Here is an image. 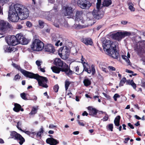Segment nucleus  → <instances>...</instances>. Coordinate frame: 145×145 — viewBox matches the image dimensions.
Wrapping results in <instances>:
<instances>
[{"label":"nucleus","instance_id":"052dcab7","mask_svg":"<svg viewBox=\"0 0 145 145\" xmlns=\"http://www.w3.org/2000/svg\"><path fill=\"white\" fill-rule=\"evenodd\" d=\"M130 140V138H125V140L124 141V142L125 143H127L128 141Z\"/></svg>","mask_w":145,"mask_h":145},{"label":"nucleus","instance_id":"69168bd1","mask_svg":"<svg viewBox=\"0 0 145 145\" xmlns=\"http://www.w3.org/2000/svg\"><path fill=\"white\" fill-rule=\"evenodd\" d=\"M127 23V22L126 21H122L121 22V23L123 25H126Z\"/></svg>","mask_w":145,"mask_h":145},{"label":"nucleus","instance_id":"79ce46f5","mask_svg":"<svg viewBox=\"0 0 145 145\" xmlns=\"http://www.w3.org/2000/svg\"><path fill=\"white\" fill-rule=\"evenodd\" d=\"M105 116L103 118V121H107L108 119V116L107 113H105Z\"/></svg>","mask_w":145,"mask_h":145},{"label":"nucleus","instance_id":"6e6552de","mask_svg":"<svg viewBox=\"0 0 145 145\" xmlns=\"http://www.w3.org/2000/svg\"><path fill=\"white\" fill-rule=\"evenodd\" d=\"M77 1L78 6L83 9H88L91 5V4L87 0H75V2Z\"/></svg>","mask_w":145,"mask_h":145},{"label":"nucleus","instance_id":"f704fd0d","mask_svg":"<svg viewBox=\"0 0 145 145\" xmlns=\"http://www.w3.org/2000/svg\"><path fill=\"white\" fill-rule=\"evenodd\" d=\"M14 50V48L12 47L9 46L6 49V51L8 52H11Z\"/></svg>","mask_w":145,"mask_h":145},{"label":"nucleus","instance_id":"9b49d317","mask_svg":"<svg viewBox=\"0 0 145 145\" xmlns=\"http://www.w3.org/2000/svg\"><path fill=\"white\" fill-rule=\"evenodd\" d=\"M8 18L12 22H17L19 19L18 14L12 10L8 12Z\"/></svg>","mask_w":145,"mask_h":145},{"label":"nucleus","instance_id":"2eb2a0df","mask_svg":"<svg viewBox=\"0 0 145 145\" xmlns=\"http://www.w3.org/2000/svg\"><path fill=\"white\" fill-rule=\"evenodd\" d=\"M89 15H92L94 18L97 20H99L101 19L104 16V14L103 12L97 9V10H94L92 12V14Z\"/></svg>","mask_w":145,"mask_h":145},{"label":"nucleus","instance_id":"bf43d9fd","mask_svg":"<svg viewBox=\"0 0 145 145\" xmlns=\"http://www.w3.org/2000/svg\"><path fill=\"white\" fill-rule=\"evenodd\" d=\"M39 132H40L41 133H43V132H44V131L43 129V128L42 126L41 127L40 129V131H39Z\"/></svg>","mask_w":145,"mask_h":145},{"label":"nucleus","instance_id":"5fc2aeb1","mask_svg":"<svg viewBox=\"0 0 145 145\" xmlns=\"http://www.w3.org/2000/svg\"><path fill=\"white\" fill-rule=\"evenodd\" d=\"M125 71L126 72L129 73H134V72L133 71H132L131 70H128V69H126V70Z\"/></svg>","mask_w":145,"mask_h":145},{"label":"nucleus","instance_id":"4be33fe9","mask_svg":"<svg viewBox=\"0 0 145 145\" xmlns=\"http://www.w3.org/2000/svg\"><path fill=\"white\" fill-rule=\"evenodd\" d=\"M138 55L140 56L145 52L144 48L142 46H140L139 47H137L136 49Z\"/></svg>","mask_w":145,"mask_h":145},{"label":"nucleus","instance_id":"a878e982","mask_svg":"<svg viewBox=\"0 0 145 145\" xmlns=\"http://www.w3.org/2000/svg\"><path fill=\"white\" fill-rule=\"evenodd\" d=\"M15 37L17 38L16 41L17 42V44L21 43V41H22V39L23 38L24 36L20 34H18L16 35Z\"/></svg>","mask_w":145,"mask_h":145},{"label":"nucleus","instance_id":"423d86ee","mask_svg":"<svg viewBox=\"0 0 145 145\" xmlns=\"http://www.w3.org/2000/svg\"><path fill=\"white\" fill-rule=\"evenodd\" d=\"M131 35L130 32L125 31L124 32H118L116 33H113L111 35L112 39L119 42L125 37L129 36Z\"/></svg>","mask_w":145,"mask_h":145},{"label":"nucleus","instance_id":"864d4df0","mask_svg":"<svg viewBox=\"0 0 145 145\" xmlns=\"http://www.w3.org/2000/svg\"><path fill=\"white\" fill-rule=\"evenodd\" d=\"M48 1L49 3L51 4H54L55 2V0H48Z\"/></svg>","mask_w":145,"mask_h":145},{"label":"nucleus","instance_id":"ea45409f","mask_svg":"<svg viewBox=\"0 0 145 145\" xmlns=\"http://www.w3.org/2000/svg\"><path fill=\"white\" fill-rule=\"evenodd\" d=\"M21 78V76H20L19 74H18L15 76L13 78V80L16 81L17 80H20Z\"/></svg>","mask_w":145,"mask_h":145},{"label":"nucleus","instance_id":"0eeeda50","mask_svg":"<svg viewBox=\"0 0 145 145\" xmlns=\"http://www.w3.org/2000/svg\"><path fill=\"white\" fill-rule=\"evenodd\" d=\"M58 54L61 58L66 59L68 58L70 54L69 49L67 46L61 47L58 50Z\"/></svg>","mask_w":145,"mask_h":145},{"label":"nucleus","instance_id":"3c124183","mask_svg":"<svg viewBox=\"0 0 145 145\" xmlns=\"http://www.w3.org/2000/svg\"><path fill=\"white\" fill-rule=\"evenodd\" d=\"M130 127L131 129H134V127L133 125L131 124V123H128L127 124Z\"/></svg>","mask_w":145,"mask_h":145},{"label":"nucleus","instance_id":"ddd939ff","mask_svg":"<svg viewBox=\"0 0 145 145\" xmlns=\"http://www.w3.org/2000/svg\"><path fill=\"white\" fill-rule=\"evenodd\" d=\"M51 69L53 72L56 73H59L60 71H61L64 72L67 76L70 77H71V76L72 75V74H70V72H71V71H70L68 72H66V71L63 70V69H61L56 66L52 67H51Z\"/></svg>","mask_w":145,"mask_h":145},{"label":"nucleus","instance_id":"0e129e2a","mask_svg":"<svg viewBox=\"0 0 145 145\" xmlns=\"http://www.w3.org/2000/svg\"><path fill=\"white\" fill-rule=\"evenodd\" d=\"M127 84H128L130 85V83H131V80H126V81Z\"/></svg>","mask_w":145,"mask_h":145},{"label":"nucleus","instance_id":"473e14b6","mask_svg":"<svg viewBox=\"0 0 145 145\" xmlns=\"http://www.w3.org/2000/svg\"><path fill=\"white\" fill-rule=\"evenodd\" d=\"M20 96L22 99L25 100H27L28 99L26 96V94L24 93H23L20 94Z\"/></svg>","mask_w":145,"mask_h":145},{"label":"nucleus","instance_id":"e2e57ef3","mask_svg":"<svg viewBox=\"0 0 145 145\" xmlns=\"http://www.w3.org/2000/svg\"><path fill=\"white\" fill-rule=\"evenodd\" d=\"M39 69H40V70L42 72H45V69L44 68H41V67L40 66L39 67Z\"/></svg>","mask_w":145,"mask_h":145},{"label":"nucleus","instance_id":"f8f14e48","mask_svg":"<svg viewBox=\"0 0 145 145\" xmlns=\"http://www.w3.org/2000/svg\"><path fill=\"white\" fill-rule=\"evenodd\" d=\"M17 38L14 35H12L6 37V41L9 45L14 46L17 44Z\"/></svg>","mask_w":145,"mask_h":145},{"label":"nucleus","instance_id":"1a4fd4ad","mask_svg":"<svg viewBox=\"0 0 145 145\" xmlns=\"http://www.w3.org/2000/svg\"><path fill=\"white\" fill-rule=\"evenodd\" d=\"M82 63L83 64V71H85L87 72L88 74H90L91 72V74L92 75H94L95 73V68L94 66L92 65L91 66V69L90 65L88 63H86L84 62H83V60H82Z\"/></svg>","mask_w":145,"mask_h":145},{"label":"nucleus","instance_id":"a18cd8bd","mask_svg":"<svg viewBox=\"0 0 145 145\" xmlns=\"http://www.w3.org/2000/svg\"><path fill=\"white\" fill-rule=\"evenodd\" d=\"M129 8L132 11H134L135 10V8L132 5H130L129 6Z\"/></svg>","mask_w":145,"mask_h":145},{"label":"nucleus","instance_id":"a211bd4d","mask_svg":"<svg viewBox=\"0 0 145 145\" xmlns=\"http://www.w3.org/2000/svg\"><path fill=\"white\" fill-rule=\"evenodd\" d=\"M80 41L86 45L92 46L93 44L92 39L90 37L82 38Z\"/></svg>","mask_w":145,"mask_h":145},{"label":"nucleus","instance_id":"8fccbe9b","mask_svg":"<svg viewBox=\"0 0 145 145\" xmlns=\"http://www.w3.org/2000/svg\"><path fill=\"white\" fill-rule=\"evenodd\" d=\"M140 43L141 44V46H142V47L144 48V46H145V40H142L140 42Z\"/></svg>","mask_w":145,"mask_h":145},{"label":"nucleus","instance_id":"b1692460","mask_svg":"<svg viewBox=\"0 0 145 145\" xmlns=\"http://www.w3.org/2000/svg\"><path fill=\"white\" fill-rule=\"evenodd\" d=\"M120 119L121 117L120 116H118L115 118L114 121L115 125L116 126H118L120 125Z\"/></svg>","mask_w":145,"mask_h":145},{"label":"nucleus","instance_id":"5701e85b","mask_svg":"<svg viewBox=\"0 0 145 145\" xmlns=\"http://www.w3.org/2000/svg\"><path fill=\"white\" fill-rule=\"evenodd\" d=\"M38 109V108L37 106L36 107H33L31 112L29 114V115L30 116H34L37 114Z\"/></svg>","mask_w":145,"mask_h":145},{"label":"nucleus","instance_id":"37998d69","mask_svg":"<svg viewBox=\"0 0 145 145\" xmlns=\"http://www.w3.org/2000/svg\"><path fill=\"white\" fill-rule=\"evenodd\" d=\"M26 26L29 27H31L32 26V24L31 22L28 21H27L26 24Z\"/></svg>","mask_w":145,"mask_h":145},{"label":"nucleus","instance_id":"49530a36","mask_svg":"<svg viewBox=\"0 0 145 145\" xmlns=\"http://www.w3.org/2000/svg\"><path fill=\"white\" fill-rule=\"evenodd\" d=\"M77 122H78L79 125H80L83 126H84L85 124L83 122H80V120H77Z\"/></svg>","mask_w":145,"mask_h":145},{"label":"nucleus","instance_id":"f257e3e1","mask_svg":"<svg viewBox=\"0 0 145 145\" xmlns=\"http://www.w3.org/2000/svg\"><path fill=\"white\" fill-rule=\"evenodd\" d=\"M12 65L13 67L20 71L25 76L30 78L36 79L38 82L39 86L46 88L48 87L46 84L48 82V80L46 77L40 76L38 74H35L22 69L20 65L14 63H13Z\"/></svg>","mask_w":145,"mask_h":145},{"label":"nucleus","instance_id":"f3484780","mask_svg":"<svg viewBox=\"0 0 145 145\" xmlns=\"http://www.w3.org/2000/svg\"><path fill=\"white\" fill-rule=\"evenodd\" d=\"M48 136L50 137L47 138L46 140V143L50 145H57L59 143V141L58 140L53 138V136L49 135Z\"/></svg>","mask_w":145,"mask_h":145},{"label":"nucleus","instance_id":"c756f323","mask_svg":"<svg viewBox=\"0 0 145 145\" xmlns=\"http://www.w3.org/2000/svg\"><path fill=\"white\" fill-rule=\"evenodd\" d=\"M51 39L53 42H55L58 40V37L55 34H52L51 35Z\"/></svg>","mask_w":145,"mask_h":145},{"label":"nucleus","instance_id":"393cba45","mask_svg":"<svg viewBox=\"0 0 145 145\" xmlns=\"http://www.w3.org/2000/svg\"><path fill=\"white\" fill-rule=\"evenodd\" d=\"M83 82L84 85L86 87L89 86L91 84V81L88 78H85Z\"/></svg>","mask_w":145,"mask_h":145},{"label":"nucleus","instance_id":"c9c22d12","mask_svg":"<svg viewBox=\"0 0 145 145\" xmlns=\"http://www.w3.org/2000/svg\"><path fill=\"white\" fill-rule=\"evenodd\" d=\"M38 22L40 27L42 28L44 27V22L41 20H39Z\"/></svg>","mask_w":145,"mask_h":145},{"label":"nucleus","instance_id":"f03ea898","mask_svg":"<svg viewBox=\"0 0 145 145\" xmlns=\"http://www.w3.org/2000/svg\"><path fill=\"white\" fill-rule=\"evenodd\" d=\"M118 43L109 40H106L103 44L104 50L109 56L114 59H120V56L117 50Z\"/></svg>","mask_w":145,"mask_h":145},{"label":"nucleus","instance_id":"a19ab883","mask_svg":"<svg viewBox=\"0 0 145 145\" xmlns=\"http://www.w3.org/2000/svg\"><path fill=\"white\" fill-rule=\"evenodd\" d=\"M21 125V122H20L19 121H18L17 122V124L16 127H17V128L18 129H19V130H20V131H22H22H23V130H22L21 128H20L19 127V125Z\"/></svg>","mask_w":145,"mask_h":145},{"label":"nucleus","instance_id":"412c9836","mask_svg":"<svg viewBox=\"0 0 145 145\" xmlns=\"http://www.w3.org/2000/svg\"><path fill=\"white\" fill-rule=\"evenodd\" d=\"M83 13V12L82 10H77L76 13L75 20L78 21L81 20Z\"/></svg>","mask_w":145,"mask_h":145},{"label":"nucleus","instance_id":"9d476101","mask_svg":"<svg viewBox=\"0 0 145 145\" xmlns=\"http://www.w3.org/2000/svg\"><path fill=\"white\" fill-rule=\"evenodd\" d=\"M10 136L12 138H14V140H20L19 143L21 145H22L25 142L24 138L20 134L17 133L15 131L12 132L10 133Z\"/></svg>","mask_w":145,"mask_h":145},{"label":"nucleus","instance_id":"13d9d810","mask_svg":"<svg viewBox=\"0 0 145 145\" xmlns=\"http://www.w3.org/2000/svg\"><path fill=\"white\" fill-rule=\"evenodd\" d=\"M9 1V0H0V3H6Z\"/></svg>","mask_w":145,"mask_h":145},{"label":"nucleus","instance_id":"72a5a7b5","mask_svg":"<svg viewBox=\"0 0 145 145\" xmlns=\"http://www.w3.org/2000/svg\"><path fill=\"white\" fill-rule=\"evenodd\" d=\"M101 0H97L96 3V7L97 9L99 10L101 3Z\"/></svg>","mask_w":145,"mask_h":145},{"label":"nucleus","instance_id":"4468645a","mask_svg":"<svg viewBox=\"0 0 145 145\" xmlns=\"http://www.w3.org/2000/svg\"><path fill=\"white\" fill-rule=\"evenodd\" d=\"M11 25L6 21L1 20L0 21V30L5 31L9 28H10Z\"/></svg>","mask_w":145,"mask_h":145},{"label":"nucleus","instance_id":"774afa93","mask_svg":"<svg viewBox=\"0 0 145 145\" xmlns=\"http://www.w3.org/2000/svg\"><path fill=\"white\" fill-rule=\"evenodd\" d=\"M120 96V95L116 93L114 95L113 97L117 98L119 97Z\"/></svg>","mask_w":145,"mask_h":145},{"label":"nucleus","instance_id":"de8ad7c7","mask_svg":"<svg viewBox=\"0 0 145 145\" xmlns=\"http://www.w3.org/2000/svg\"><path fill=\"white\" fill-rule=\"evenodd\" d=\"M108 68L111 71H116V68L112 66H109L108 67Z\"/></svg>","mask_w":145,"mask_h":145},{"label":"nucleus","instance_id":"338daca9","mask_svg":"<svg viewBox=\"0 0 145 145\" xmlns=\"http://www.w3.org/2000/svg\"><path fill=\"white\" fill-rule=\"evenodd\" d=\"M75 71L76 72H78L79 71V68L78 66H77L75 67Z\"/></svg>","mask_w":145,"mask_h":145},{"label":"nucleus","instance_id":"58836bf2","mask_svg":"<svg viewBox=\"0 0 145 145\" xmlns=\"http://www.w3.org/2000/svg\"><path fill=\"white\" fill-rule=\"evenodd\" d=\"M106 127L107 129H108L109 130L111 131H113V126L112 124L110 123L108 124V126H107Z\"/></svg>","mask_w":145,"mask_h":145},{"label":"nucleus","instance_id":"680f3d73","mask_svg":"<svg viewBox=\"0 0 145 145\" xmlns=\"http://www.w3.org/2000/svg\"><path fill=\"white\" fill-rule=\"evenodd\" d=\"M49 127L50 128H53L56 127V126L54 125L53 124H50Z\"/></svg>","mask_w":145,"mask_h":145},{"label":"nucleus","instance_id":"aec40b11","mask_svg":"<svg viewBox=\"0 0 145 145\" xmlns=\"http://www.w3.org/2000/svg\"><path fill=\"white\" fill-rule=\"evenodd\" d=\"M88 109L89 110V114L93 116H95L98 113V110L92 106L88 107Z\"/></svg>","mask_w":145,"mask_h":145},{"label":"nucleus","instance_id":"6ab92c4d","mask_svg":"<svg viewBox=\"0 0 145 145\" xmlns=\"http://www.w3.org/2000/svg\"><path fill=\"white\" fill-rule=\"evenodd\" d=\"M45 52L53 53L55 50L54 46L51 44H48L44 46Z\"/></svg>","mask_w":145,"mask_h":145},{"label":"nucleus","instance_id":"7c9ffc66","mask_svg":"<svg viewBox=\"0 0 145 145\" xmlns=\"http://www.w3.org/2000/svg\"><path fill=\"white\" fill-rule=\"evenodd\" d=\"M22 41H21V43H20L24 45L26 44L29 42L28 40L27 39L24 37L22 39Z\"/></svg>","mask_w":145,"mask_h":145},{"label":"nucleus","instance_id":"4d7b16f0","mask_svg":"<svg viewBox=\"0 0 145 145\" xmlns=\"http://www.w3.org/2000/svg\"><path fill=\"white\" fill-rule=\"evenodd\" d=\"M103 94L105 97L108 99L110 97L109 95H107L106 93H103Z\"/></svg>","mask_w":145,"mask_h":145},{"label":"nucleus","instance_id":"e433bc0d","mask_svg":"<svg viewBox=\"0 0 145 145\" xmlns=\"http://www.w3.org/2000/svg\"><path fill=\"white\" fill-rule=\"evenodd\" d=\"M59 89V86L57 84L55 85L53 87L54 91L56 93L58 92Z\"/></svg>","mask_w":145,"mask_h":145},{"label":"nucleus","instance_id":"39448f33","mask_svg":"<svg viewBox=\"0 0 145 145\" xmlns=\"http://www.w3.org/2000/svg\"><path fill=\"white\" fill-rule=\"evenodd\" d=\"M44 43L40 40L37 39L34 40L31 45V49L34 51H41L44 48Z\"/></svg>","mask_w":145,"mask_h":145},{"label":"nucleus","instance_id":"cd10ccee","mask_svg":"<svg viewBox=\"0 0 145 145\" xmlns=\"http://www.w3.org/2000/svg\"><path fill=\"white\" fill-rule=\"evenodd\" d=\"M111 4V0H104L103 5L104 7H108Z\"/></svg>","mask_w":145,"mask_h":145},{"label":"nucleus","instance_id":"20e7f679","mask_svg":"<svg viewBox=\"0 0 145 145\" xmlns=\"http://www.w3.org/2000/svg\"><path fill=\"white\" fill-rule=\"evenodd\" d=\"M54 64L57 67L62 69L66 72H68L70 71L71 72L70 74H72L74 72L71 70L70 66L65 62L62 61L60 58H56L54 61Z\"/></svg>","mask_w":145,"mask_h":145},{"label":"nucleus","instance_id":"09e8293b","mask_svg":"<svg viewBox=\"0 0 145 145\" xmlns=\"http://www.w3.org/2000/svg\"><path fill=\"white\" fill-rule=\"evenodd\" d=\"M22 132L28 135H30L31 133V132L28 131H25L23 130V131H22Z\"/></svg>","mask_w":145,"mask_h":145},{"label":"nucleus","instance_id":"7ed1b4c3","mask_svg":"<svg viewBox=\"0 0 145 145\" xmlns=\"http://www.w3.org/2000/svg\"><path fill=\"white\" fill-rule=\"evenodd\" d=\"M12 10L18 13L20 16H22V20L26 19L29 16V11L28 9L20 4L14 5L13 8Z\"/></svg>","mask_w":145,"mask_h":145},{"label":"nucleus","instance_id":"dca6fc26","mask_svg":"<svg viewBox=\"0 0 145 145\" xmlns=\"http://www.w3.org/2000/svg\"><path fill=\"white\" fill-rule=\"evenodd\" d=\"M64 10V14L65 16H71L73 15L74 9L67 6L65 7Z\"/></svg>","mask_w":145,"mask_h":145},{"label":"nucleus","instance_id":"c03bdc74","mask_svg":"<svg viewBox=\"0 0 145 145\" xmlns=\"http://www.w3.org/2000/svg\"><path fill=\"white\" fill-rule=\"evenodd\" d=\"M57 9L58 6L57 5L55 4L54 5V6L53 7V10L55 11V12H56L58 11Z\"/></svg>","mask_w":145,"mask_h":145},{"label":"nucleus","instance_id":"2f4dec72","mask_svg":"<svg viewBox=\"0 0 145 145\" xmlns=\"http://www.w3.org/2000/svg\"><path fill=\"white\" fill-rule=\"evenodd\" d=\"M71 83L70 82L66 80L65 82V90L67 91L68 89L69 85L71 84Z\"/></svg>","mask_w":145,"mask_h":145},{"label":"nucleus","instance_id":"603ef678","mask_svg":"<svg viewBox=\"0 0 145 145\" xmlns=\"http://www.w3.org/2000/svg\"><path fill=\"white\" fill-rule=\"evenodd\" d=\"M36 65L38 66H40L41 64H40V61L39 60H37L36 61Z\"/></svg>","mask_w":145,"mask_h":145},{"label":"nucleus","instance_id":"6e6d98bb","mask_svg":"<svg viewBox=\"0 0 145 145\" xmlns=\"http://www.w3.org/2000/svg\"><path fill=\"white\" fill-rule=\"evenodd\" d=\"M88 113L86 111H84L82 114V115L83 116H88Z\"/></svg>","mask_w":145,"mask_h":145},{"label":"nucleus","instance_id":"c85d7f7f","mask_svg":"<svg viewBox=\"0 0 145 145\" xmlns=\"http://www.w3.org/2000/svg\"><path fill=\"white\" fill-rule=\"evenodd\" d=\"M126 81V78L124 77L123 78L120 80V83L119 84V86L121 87L123 86L124 84L125 83Z\"/></svg>","mask_w":145,"mask_h":145},{"label":"nucleus","instance_id":"4c0bfd02","mask_svg":"<svg viewBox=\"0 0 145 145\" xmlns=\"http://www.w3.org/2000/svg\"><path fill=\"white\" fill-rule=\"evenodd\" d=\"M130 85H131L134 89H136L137 87L136 84L134 82L133 80H131V83Z\"/></svg>","mask_w":145,"mask_h":145},{"label":"nucleus","instance_id":"bb28decb","mask_svg":"<svg viewBox=\"0 0 145 145\" xmlns=\"http://www.w3.org/2000/svg\"><path fill=\"white\" fill-rule=\"evenodd\" d=\"M14 107L13 108L14 111L16 112H18L20 111V109L21 108V105L17 103H15L14 105Z\"/></svg>","mask_w":145,"mask_h":145}]
</instances>
